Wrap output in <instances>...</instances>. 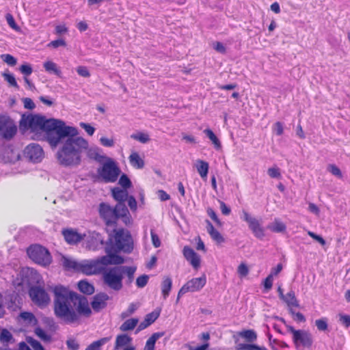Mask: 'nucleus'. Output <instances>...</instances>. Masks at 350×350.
<instances>
[{"label": "nucleus", "mask_w": 350, "mask_h": 350, "mask_svg": "<svg viewBox=\"0 0 350 350\" xmlns=\"http://www.w3.org/2000/svg\"><path fill=\"white\" fill-rule=\"evenodd\" d=\"M150 236L152 239V245L155 247H159L161 245V241L159 239V236L154 232L153 230H151L150 231Z\"/></svg>", "instance_id": "57"}, {"label": "nucleus", "mask_w": 350, "mask_h": 350, "mask_svg": "<svg viewBox=\"0 0 350 350\" xmlns=\"http://www.w3.org/2000/svg\"><path fill=\"white\" fill-rule=\"evenodd\" d=\"M109 299V296L104 293L96 294L94 296L93 300L91 302L92 309L95 312H99L107 306V301Z\"/></svg>", "instance_id": "17"}, {"label": "nucleus", "mask_w": 350, "mask_h": 350, "mask_svg": "<svg viewBox=\"0 0 350 350\" xmlns=\"http://www.w3.org/2000/svg\"><path fill=\"white\" fill-rule=\"evenodd\" d=\"M87 146V141L82 137L75 136L67 138L57 153L59 163L66 166L79 165L82 150Z\"/></svg>", "instance_id": "3"}, {"label": "nucleus", "mask_w": 350, "mask_h": 350, "mask_svg": "<svg viewBox=\"0 0 350 350\" xmlns=\"http://www.w3.org/2000/svg\"><path fill=\"white\" fill-rule=\"evenodd\" d=\"M206 283L205 275L199 278H194L187 281L179 290L178 293L176 302L179 301L180 297L188 292H196L200 291Z\"/></svg>", "instance_id": "12"}, {"label": "nucleus", "mask_w": 350, "mask_h": 350, "mask_svg": "<svg viewBox=\"0 0 350 350\" xmlns=\"http://www.w3.org/2000/svg\"><path fill=\"white\" fill-rule=\"evenodd\" d=\"M206 230L211 239L217 243H224L225 239L221 233L216 230L209 220H206Z\"/></svg>", "instance_id": "19"}, {"label": "nucleus", "mask_w": 350, "mask_h": 350, "mask_svg": "<svg viewBox=\"0 0 350 350\" xmlns=\"http://www.w3.org/2000/svg\"><path fill=\"white\" fill-rule=\"evenodd\" d=\"M35 334L44 342L51 341V337L41 327H36L35 329Z\"/></svg>", "instance_id": "38"}, {"label": "nucleus", "mask_w": 350, "mask_h": 350, "mask_svg": "<svg viewBox=\"0 0 350 350\" xmlns=\"http://www.w3.org/2000/svg\"><path fill=\"white\" fill-rule=\"evenodd\" d=\"M195 166L200 177L204 180H206L209 169L208 163L205 161L198 159L196 161Z\"/></svg>", "instance_id": "20"}, {"label": "nucleus", "mask_w": 350, "mask_h": 350, "mask_svg": "<svg viewBox=\"0 0 350 350\" xmlns=\"http://www.w3.org/2000/svg\"><path fill=\"white\" fill-rule=\"evenodd\" d=\"M32 301L38 306H45L50 301V297L46 291L40 286H32L29 290Z\"/></svg>", "instance_id": "13"}, {"label": "nucleus", "mask_w": 350, "mask_h": 350, "mask_svg": "<svg viewBox=\"0 0 350 350\" xmlns=\"http://www.w3.org/2000/svg\"><path fill=\"white\" fill-rule=\"evenodd\" d=\"M12 338V336L8 330L4 329L1 331V334H0V340L2 342H8Z\"/></svg>", "instance_id": "52"}, {"label": "nucleus", "mask_w": 350, "mask_h": 350, "mask_svg": "<svg viewBox=\"0 0 350 350\" xmlns=\"http://www.w3.org/2000/svg\"><path fill=\"white\" fill-rule=\"evenodd\" d=\"M200 339L206 341V342L197 347H193L189 344H185V347L188 350H206L209 347L208 341L210 339V334L208 332L202 333L200 335Z\"/></svg>", "instance_id": "22"}, {"label": "nucleus", "mask_w": 350, "mask_h": 350, "mask_svg": "<svg viewBox=\"0 0 350 350\" xmlns=\"http://www.w3.org/2000/svg\"><path fill=\"white\" fill-rule=\"evenodd\" d=\"M161 309H157L152 312L147 314L145 317V319L148 321L150 325L152 324L159 317Z\"/></svg>", "instance_id": "40"}, {"label": "nucleus", "mask_w": 350, "mask_h": 350, "mask_svg": "<svg viewBox=\"0 0 350 350\" xmlns=\"http://www.w3.org/2000/svg\"><path fill=\"white\" fill-rule=\"evenodd\" d=\"M339 322L346 328L350 327V315L340 313L338 314Z\"/></svg>", "instance_id": "45"}, {"label": "nucleus", "mask_w": 350, "mask_h": 350, "mask_svg": "<svg viewBox=\"0 0 350 350\" xmlns=\"http://www.w3.org/2000/svg\"><path fill=\"white\" fill-rule=\"evenodd\" d=\"M12 121L10 120L9 118H6L4 117L0 118V133L1 134L2 132L5 129L7 126L12 122Z\"/></svg>", "instance_id": "58"}, {"label": "nucleus", "mask_w": 350, "mask_h": 350, "mask_svg": "<svg viewBox=\"0 0 350 350\" xmlns=\"http://www.w3.org/2000/svg\"><path fill=\"white\" fill-rule=\"evenodd\" d=\"M315 325L319 331H326L328 328L327 319L323 317L315 321Z\"/></svg>", "instance_id": "39"}, {"label": "nucleus", "mask_w": 350, "mask_h": 350, "mask_svg": "<svg viewBox=\"0 0 350 350\" xmlns=\"http://www.w3.org/2000/svg\"><path fill=\"white\" fill-rule=\"evenodd\" d=\"M20 71L23 73L25 77H29L31 75L33 69L30 64H22L19 68Z\"/></svg>", "instance_id": "49"}, {"label": "nucleus", "mask_w": 350, "mask_h": 350, "mask_svg": "<svg viewBox=\"0 0 350 350\" xmlns=\"http://www.w3.org/2000/svg\"><path fill=\"white\" fill-rule=\"evenodd\" d=\"M164 335V332H155L146 340L143 350H154L157 340Z\"/></svg>", "instance_id": "26"}, {"label": "nucleus", "mask_w": 350, "mask_h": 350, "mask_svg": "<svg viewBox=\"0 0 350 350\" xmlns=\"http://www.w3.org/2000/svg\"><path fill=\"white\" fill-rule=\"evenodd\" d=\"M16 132H17V127L14 124V122H12L8 125V126H7L5 128V129L3 131V132H2L1 135L3 139L9 140L14 137V136L16 135Z\"/></svg>", "instance_id": "31"}, {"label": "nucleus", "mask_w": 350, "mask_h": 350, "mask_svg": "<svg viewBox=\"0 0 350 350\" xmlns=\"http://www.w3.org/2000/svg\"><path fill=\"white\" fill-rule=\"evenodd\" d=\"M139 321L137 318H131L126 320L120 327L122 332L133 330L137 325Z\"/></svg>", "instance_id": "33"}, {"label": "nucleus", "mask_w": 350, "mask_h": 350, "mask_svg": "<svg viewBox=\"0 0 350 350\" xmlns=\"http://www.w3.org/2000/svg\"><path fill=\"white\" fill-rule=\"evenodd\" d=\"M288 332L293 334V340L297 349L303 350L304 349L311 348L313 340L311 334L303 329H295L293 326H287Z\"/></svg>", "instance_id": "11"}, {"label": "nucleus", "mask_w": 350, "mask_h": 350, "mask_svg": "<svg viewBox=\"0 0 350 350\" xmlns=\"http://www.w3.org/2000/svg\"><path fill=\"white\" fill-rule=\"evenodd\" d=\"M207 214L217 225L221 226V221L213 208H208L207 209Z\"/></svg>", "instance_id": "60"}, {"label": "nucleus", "mask_w": 350, "mask_h": 350, "mask_svg": "<svg viewBox=\"0 0 350 350\" xmlns=\"http://www.w3.org/2000/svg\"><path fill=\"white\" fill-rule=\"evenodd\" d=\"M53 292L55 314L66 323H77L81 316L89 317L91 315L92 310L85 297L62 285L55 286Z\"/></svg>", "instance_id": "1"}, {"label": "nucleus", "mask_w": 350, "mask_h": 350, "mask_svg": "<svg viewBox=\"0 0 350 350\" xmlns=\"http://www.w3.org/2000/svg\"><path fill=\"white\" fill-rule=\"evenodd\" d=\"M132 341V338L126 334L118 335L115 342V349H119L121 347L129 345Z\"/></svg>", "instance_id": "27"}, {"label": "nucleus", "mask_w": 350, "mask_h": 350, "mask_svg": "<svg viewBox=\"0 0 350 350\" xmlns=\"http://www.w3.org/2000/svg\"><path fill=\"white\" fill-rule=\"evenodd\" d=\"M273 278L271 275H268L264 280V287L267 291L270 290L273 286Z\"/></svg>", "instance_id": "64"}, {"label": "nucleus", "mask_w": 350, "mask_h": 350, "mask_svg": "<svg viewBox=\"0 0 350 350\" xmlns=\"http://www.w3.org/2000/svg\"><path fill=\"white\" fill-rule=\"evenodd\" d=\"M113 198L118 202V204H124L128 197L126 189L115 187L111 190Z\"/></svg>", "instance_id": "21"}, {"label": "nucleus", "mask_w": 350, "mask_h": 350, "mask_svg": "<svg viewBox=\"0 0 350 350\" xmlns=\"http://www.w3.org/2000/svg\"><path fill=\"white\" fill-rule=\"evenodd\" d=\"M148 281V276L146 275H142L141 276H139L136 280V285L139 288H143L144 287Z\"/></svg>", "instance_id": "53"}, {"label": "nucleus", "mask_w": 350, "mask_h": 350, "mask_svg": "<svg viewBox=\"0 0 350 350\" xmlns=\"http://www.w3.org/2000/svg\"><path fill=\"white\" fill-rule=\"evenodd\" d=\"M329 171L334 176L341 178L342 177L340 170L334 164L328 166Z\"/></svg>", "instance_id": "54"}, {"label": "nucleus", "mask_w": 350, "mask_h": 350, "mask_svg": "<svg viewBox=\"0 0 350 350\" xmlns=\"http://www.w3.org/2000/svg\"><path fill=\"white\" fill-rule=\"evenodd\" d=\"M239 335L248 342H253L257 338L256 332L252 329L244 330L241 332Z\"/></svg>", "instance_id": "37"}, {"label": "nucleus", "mask_w": 350, "mask_h": 350, "mask_svg": "<svg viewBox=\"0 0 350 350\" xmlns=\"http://www.w3.org/2000/svg\"><path fill=\"white\" fill-rule=\"evenodd\" d=\"M80 126L83 128L85 132L90 135L92 136L94 135L95 129L91 126L90 124L85 122H81L79 124Z\"/></svg>", "instance_id": "55"}, {"label": "nucleus", "mask_w": 350, "mask_h": 350, "mask_svg": "<svg viewBox=\"0 0 350 350\" xmlns=\"http://www.w3.org/2000/svg\"><path fill=\"white\" fill-rule=\"evenodd\" d=\"M124 259L119 255L108 253L107 255L96 260H84L80 261L78 273L87 275H96L103 272L108 265H120Z\"/></svg>", "instance_id": "5"}, {"label": "nucleus", "mask_w": 350, "mask_h": 350, "mask_svg": "<svg viewBox=\"0 0 350 350\" xmlns=\"http://www.w3.org/2000/svg\"><path fill=\"white\" fill-rule=\"evenodd\" d=\"M79 290L87 295H92L94 292V286L86 280H81L78 282Z\"/></svg>", "instance_id": "32"}, {"label": "nucleus", "mask_w": 350, "mask_h": 350, "mask_svg": "<svg viewBox=\"0 0 350 350\" xmlns=\"http://www.w3.org/2000/svg\"><path fill=\"white\" fill-rule=\"evenodd\" d=\"M286 225L284 223L275 219L271 228V230L275 232H282L286 230Z\"/></svg>", "instance_id": "42"}, {"label": "nucleus", "mask_w": 350, "mask_h": 350, "mask_svg": "<svg viewBox=\"0 0 350 350\" xmlns=\"http://www.w3.org/2000/svg\"><path fill=\"white\" fill-rule=\"evenodd\" d=\"M23 273L27 278V282H38L41 276L38 272L33 268L26 267L23 269Z\"/></svg>", "instance_id": "23"}, {"label": "nucleus", "mask_w": 350, "mask_h": 350, "mask_svg": "<svg viewBox=\"0 0 350 350\" xmlns=\"http://www.w3.org/2000/svg\"><path fill=\"white\" fill-rule=\"evenodd\" d=\"M62 234L64 235L66 241L69 244L78 243L83 239L84 237V235H81L77 231L72 229L64 230L62 231Z\"/></svg>", "instance_id": "18"}, {"label": "nucleus", "mask_w": 350, "mask_h": 350, "mask_svg": "<svg viewBox=\"0 0 350 350\" xmlns=\"http://www.w3.org/2000/svg\"><path fill=\"white\" fill-rule=\"evenodd\" d=\"M98 214L107 226H116L119 219L125 225L132 224L131 215L124 204H117L111 206L106 202H101L98 206Z\"/></svg>", "instance_id": "4"}, {"label": "nucleus", "mask_w": 350, "mask_h": 350, "mask_svg": "<svg viewBox=\"0 0 350 350\" xmlns=\"http://www.w3.org/2000/svg\"><path fill=\"white\" fill-rule=\"evenodd\" d=\"M131 137L143 144H146L150 141L149 135L143 132H138L137 133L132 134Z\"/></svg>", "instance_id": "36"}, {"label": "nucleus", "mask_w": 350, "mask_h": 350, "mask_svg": "<svg viewBox=\"0 0 350 350\" xmlns=\"http://www.w3.org/2000/svg\"><path fill=\"white\" fill-rule=\"evenodd\" d=\"M25 156L33 163H38L44 157L42 148L38 144L32 143L26 146L24 150Z\"/></svg>", "instance_id": "14"}, {"label": "nucleus", "mask_w": 350, "mask_h": 350, "mask_svg": "<svg viewBox=\"0 0 350 350\" xmlns=\"http://www.w3.org/2000/svg\"><path fill=\"white\" fill-rule=\"evenodd\" d=\"M288 307H297L298 301L296 299L295 292L291 290L288 292L282 299Z\"/></svg>", "instance_id": "30"}, {"label": "nucleus", "mask_w": 350, "mask_h": 350, "mask_svg": "<svg viewBox=\"0 0 350 350\" xmlns=\"http://www.w3.org/2000/svg\"><path fill=\"white\" fill-rule=\"evenodd\" d=\"M183 254L185 259L189 262L195 269H198L200 267V257L192 248L189 246H185Z\"/></svg>", "instance_id": "16"}, {"label": "nucleus", "mask_w": 350, "mask_h": 350, "mask_svg": "<svg viewBox=\"0 0 350 350\" xmlns=\"http://www.w3.org/2000/svg\"><path fill=\"white\" fill-rule=\"evenodd\" d=\"M20 317L25 321L31 323L34 319V315L29 312H23L20 314Z\"/></svg>", "instance_id": "61"}, {"label": "nucleus", "mask_w": 350, "mask_h": 350, "mask_svg": "<svg viewBox=\"0 0 350 350\" xmlns=\"http://www.w3.org/2000/svg\"><path fill=\"white\" fill-rule=\"evenodd\" d=\"M172 288V280L170 277H165L161 282V293L163 299H166L169 296Z\"/></svg>", "instance_id": "25"}, {"label": "nucleus", "mask_w": 350, "mask_h": 350, "mask_svg": "<svg viewBox=\"0 0 350 350\" xmlns=\"http://www.w3.org/2000/svg\"><path fill=\"white\" fill-rule=\"evenodd\" d=\"M43 133L50 146L55 148L66 137L77 136L78 131L75 127L66 125L61 120L49 118Z\"/></svg>", "instance_id": "2"}, {"label": "nucleus", "mask_w": 350, "mask_h": 350, "mask_svg": "<svg viewBox=\"0 0 350 350\" xmlns=\"http://www.w3.org/2000/svg\"><path fill=\"white\" fill-rule=\"evenodd\" d=\"M109 241L113 242L116 251L131 253L133 249V241L131 234L122 228L113 230V234L110 236Z\"/></svg>", "instance_id": "7"}, {"label": "nucleus", "mask_w": 350, "mask_h": 350, "mask_svg": "<svg viewBox=\"0 0 350 350\" xmlns=\"http://www.w3.org/2000/svg\"><path fill=\"white\" fill-rule=\"evenodd\" d=\"M129 159L130 164L136 169H142L144 167V161L137 152H133Z\"/></svg>", "instance_id": "24"}, {"label": "nucleus", "mask_w": 350, "mask_h": 350, "mask_svg": "<svg viewBox=\"0 0 350 350\" xmlns=\"http://www.w3.org/2000/svg\"><path fill=\"white\" fill-rule=\"evenodd\" d=\"M137 308V305L134 303H131L129 306V308H127V310L121 313V315H120L121 318L122 319H126V317L131 316L135 312Z\"/></svg>", "instance_id": "43"}, {"label": "nucleus", "mask_w": 350, "mask_h": 350, "mask_svg": "<svg viewBox=\"0 0 350 350\" xmlns=\"http://www.w3.org/2000/svg\"><path fill=\"white\" fill-rule=\"evenodd\" d=\"M44 68L48 72H53L58 77L61 76L62 72L57 68V64L51 61H47L44 63Z\"/></svg>", "instance_id": "34"}, {"label": "nucleus", "mask_w": 350, "mask_h": 350, "mask_svg": "<svg viewBox=\"0 0 350 350\" xmlns=\"http://www.w3.org/2000/svg\"><path fill=\"white\" fill-rule=\"evenodd\" d=\"M66 345L69 350H78L79 344L75 338H69L66 340Z\"/></svg>", "instance_id": "50"}, {"label": "nucleus", "mask_w": 350, "mask_h": 350, "mask_svg": "<svg viewBox=\"0 0 350 350\" xmlns=\"http://www.w3.org/2000/svg\"><path fill=\"white\" fill-rule=\"evenodd\" d=\"M103 281L110 288L120 291L122 288L123 271L122 267H115L103 271Z\"/></svg>", "instance_id": "10"}, {"label": "nucleus", "mask_w": 350, "mask_h": 350, "mask_svg": "<svg viewBox=\"0 0 350 350\" xmlns=\"http://www.w3.org/2000/svg\"><path fill=\"white\" fill-rule=\"evenodd\" d=\"M66 45V43L64 40L63 39H58L55 40L51 41L48 46H51L53 48H57L59 46H65Z\"/></svg>", "instance_id": "62"}, {"label": "nucleus", "mask_w": 350, "mask_h": 350, "mask_svg": "<svg viewBox=\"0 0 350 350\" xmlns=\"http://www.w3.org/2000/svg\"><path fill=\"white\" fill-rule=\"evenodd\" d=\"M97 172L105 183H114L120 174V169L114 160L107 158Z\"/></svg>", "instance_id": "9"}, {"label": "nucleus", "mask_w": 350, "mask_h": 350, "mask_svg": "<svg viewBox=\"0 0 350 350\" xmlns=\"http://www.w3.org/2000/svg\"><path fill=\"white\" fill-rule=\"evenodd\" d=\"M204 133L208 137V139L212 142L215 148L217 149H219L221 148V142L217 137L215 135L213 131L210 129H206L204 130Z\"/></svg>", "instance_id": "35"}, {"label": "nucleus", "mask_w": 350, "mask_h": 350, "mask_svg": "<svg viewBox=\"0 0 350 350\" xmlns=\"http://www.w3.org/2000/svg\"><path fill=\"white\" fill-rule=\"evenodd\" d=\"M48 119L38 114H23L19 122V126L23 130H30L32 133H43Z\"/></svg>", "instance_id": "6"}, {"label": "nucleus", "mask_w": 350, "mask_h": 350, "mask_svg": "<svg viewBox=\"0 0 350 350\" xmlns=\"http://www.w3.org/2000/svg\"><path fill=\"white\" fill-rule=\"evenodd\" d=\"M100 142L101 145L105 147H112L114 146V140L113 139H109L106 137H100Z\"/></svg>", "instance_id": "59"}, {"label": "nucleus", "mask_w": 350, "mask_h": 350, "mask_svg": "<svg viewBox=\"0 0 350 350\" xmlns=\"http://www.w3.org/2000/svg\"><path fill=\"white\" fill-rule=\"evenodd\" d=\"M111 337H104L92 342L85 350H101L102 347L111 340Z\"/></svg>", "instance_id": "29"}, {"label": "nucleus", "mask_w": 350, "mask_h": 350, "mask_svg": "<svg viewBox=\"0 0 350 350\" xmlns=\"http://www.w3.org/2000/svg\"><path fill=\"white\" fill-rule=\"evenodd\" d=\"M268 174L271 178H280L281 173L278 167H273L268 169Z\"/></svg>", "instance_id": "51"}, {"label": "nucleus", "mask_w": 350, "mask_h": 350, "mask_svg": "<svg viewBox=\"0 0 350 350\" xmlns=\"http://www.w3.org/2000/svg\"><path fill=\"white\" fill-rule=\"evenodd\" d=\"M5 19L7 21V23L8 25L14 30L16 31H20L21 28L19 26L17 25V24L15 22V20L13 17V16L10 13H8L5 15Z\"/></svg>", "instance_id": "41"}, {"label": "nucleus", "mask_w": 350, "mask_h": 350, "mask_svg": "<svg viewBox=\"0 0 350 350\" xmlns=\"http://www.w3.org/2000/svg\"><path fill=\"white\" fill-rule=\"evenodd\" d=\"M118 183L125 189L131 187V181L130 180L129 178L124 174L120 176Z\"/></svg>", "instance_id": "44"}, {"label": "nucleus", "mask_w": 350, "mask_h": 350, "mask_svg": "<svg viewBox=\"0 0 350 350\" xmlns=\"http://www.w3.org/2000/svg\"><path fill=\"white\" fill-rule=\"evenodd\" d=\"M27 254L32 261L42 267L49 266L52 262V256L49 251L38 244L30 245L27 249Z\"/></svg>", "instance_id": "8"}, {"label": "nucleus", "mask_w": 350, "mask_h": 350, "mask_svg": "<svg viewBox=\"0 0 350 350\" xmlns=\"http://www.w3.org/2000/svg\"><path fill=\"white\" fill-rule=\"evenodd\" d=\"M79 262L77 260L63 257L62 264L65 269L68 271H73L78 273Z\"/></svg>", "instance_id": "28"}, {"label": "nucleus", "mask_w": 350, "mask_h": 350, "mask_svg": "<svg viewBox=\"0 0 350 350\" xmlns=\"http://www.w3.org/2000/svg\"><path fill=\"white\" fill-rule=\"evenodd\" d=\"M4 79L6 80L8 83L10 84V85L13 87H18L17 82L14 78V77L11 74H4Z\"/></svg>", "instance_id": "63"}, {"label": "nucleus", "mask_w": 350, "mask_h": 350, "mask_svg": "<svg viewBox=\"0 0 350 350\" xmlns=\"http://www.w3.org/2000/svg\"><path fill=\"white\" fill-rule=\"evenodd\" d=\"M237 272L241 278L247 276L249 273V269L247 265L244 262H241L238 267Z\"/></svg>", "instance_id": "47"}, {"label": "nucleus", "mask_w": 350, "mask_h": 350, "mask_svg": "<svg viewBox=\"0 0 350 350\" xmlns=\"http://www.w3.org/2000/svg\"><path fill=\"white\" fill-rule=\"evenodd\" d=\"M243 219L247 222L249 228L252 231L255 237L258 239H262L265 236V233L259 221L256 219L252 217L250 214L245 211H243Z\"/></svg>", "instance_id": "15"}, {"label": "nucleus", "mask_w": 350, "mask_h": 350, "mask_svg": "<svg viewBox=\"0 0 350 350\" xmlns=\"http://www.w3.org/2000/svg\"><path fill=\"white\" fill-rule=\"evenodd\" d=\"M241 350H267L264 346L260 347L254 344H243L241 345Z\"/></svg>", "instance_id": "46"}, {"label": "nucleus", "mask_w": 350, "mask_h": 350, "mask_svg": "<svg viewBox=\"0 0 350 350\" xmlns=\"http://www.w3.org/2000/svg\"><path fill=\"white\" fill-rule=\"evenodd\" d=\"M3 60L9 66H14L16 64V59L10 54H4L1 56Z\"/></svg>", "instance_id": "48"}, {"label": "nucleus", "mask_w": 350, "mask_h": 350, "mask_svg": "<svg viewBox=\"0 0 350 350\" xmlns=\"http://www.w3.org/2000/svg\"><path fill=\"white\" fill-rule=\"evenodd\" d=\"M77 72L79 75L83 77H89L90 76V73L86 66H78L77 68Z\"/></svg>", "instance_id": "56"}]
</instances>
